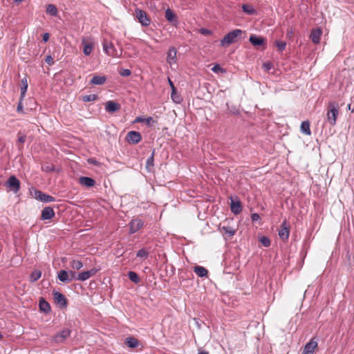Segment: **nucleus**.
I'll list each match as a JSON object with an SVG mask.
<instances>
[{
  "mask_svg": "<svg viewBox=\"0 0 354 354\" xmlns=\"http://www.w3.org/2000/svg\"><path fill=\"white\" fill-rule=\"evenodd\" d=\"M339 115V105L337 102H330L328 104V111L326 114L327 122L331 125L336 124L337 118Z\"/></svg>",
  "mask_w": 354,
  "mask_h": 354,
  "instance_id": "f257e3e1",
  "label": "nucleus"
},
{
  "mask_svg": "<svg viewBox=\"0 0 354 354\" xmlns=\"http://www.w3.org/2000/svg\"><path fill=\"white\" fill-rule=\"evenodd\" d=\"M243 32V31L241 29H234L229 32L221 40V46L225 47L235 43L238 37H241Z\"/></svg>",
  "mask_w": 354,
  "mask_h": 354,
  "instance_id": "f03ea898",
  "label": "nucleus"
},
{
  "mask_svg": "<svg viewBox=\"0 0 354 354\" xmlns=\"http://www.w3.org/2000/svg\"><path fill=\"white\" fill-rule=\"evenodd\" d=\"M4 186L8 191L17 194L20 189V181L15 176H10L5 183Z\"/></svg>",
  "mask_w": 354,
  "mask_h": 354,
  "instance_id": "7ed1b4c3",
  "label": "nucleus"
},
{
  "mask_svg": "<svg viewBox=\"0 0 354 354\" xmlns=\"http://www.w3.org/2000/svg\"><path fill=\"white\" fill-rule=\"evenodd\" d=\"M134 16L143 26H148L151 23V19L147 12L141 9L136 8Z\"/></svg>",
  "mask_w": 354,
  "mask_h": 354,
  "instance_id": "20e7f679",
  "label": "nucleus"
},
{
  "mask_svg": "<svg viewBox=\"0 0 354 354\" xmlns=\"http://www.w3.org/2000/svg\"><path fill=\"white\" fill-rule=\"evenodd\" d=\"M103 50L104 52L111 57H120L118 54L117 50L115 48L113 43L111 41H108V39H104L102 43Z\"/></svg>",
  "mask_w": 354,
  "mask_h": 354,
  "instance_id": "39448f33",
  "label": "nucleus"
},
{
  "mask_svg": "<svg viewBox=\"0 0 354 354\" xmlns=\"http://www.w3.org/2000/svg\"><path fill=\"white\" fill-rule=\"evenodd\" d=\"M125 140L129 144L136 145L141 141L142 136L138 131H130L127 133Z\"/></svg>",
  "mask_w": 354,
  "mask_h": 354,
  "instance_id": "423d86ee",
  "label": "nucleus"
},
{
  "mask_svg": "<svg viewBox=\"0 0 354 354\" xmlns=\"http://www.w3.org/2000/svg\"><path fill=\"white\" fill-rule=\"evenodd\" d=\"M53 299L55 302L59 306V308H66L67 307V299L62 293L57 291H54Z\"/></svg>",
  "mask_w": 354,
  "mask_h": 354,
  "instance_id": "0eeeda50",
  "label": "nucleus"
},
{
  "mask_svg": "<svg viewBox=\"0 0 354 354\" xmlns=\"http://www.w3.org/2000/svg\"><path fill=\"white\" fill-rule=\"evenodd\" d=\"M144 223L141 219L138 218L132 219L129 223V233L134 234L137 232L142 227Z\"/></svg>",
  "mask_w": 354,
  "mask_h": 354,
  "instance_id": "6e6552de",
  "label": "nucleus"
},
{
  "mask_svg": "<svg viewBox=\"0 0 354 354\" xmlns=\"http://www.w3.org/2000/svg\"><path fill=\"white\" fill-rule=\"evenodd\" d=\"M317 341L315 337L312 338L304 347L301 354H313L317 348Z\"/></svg>",
  "mask_w": 354,
  "mask_h": 354,
  "instance_id": "1a4fd4ad",
  "label": "nucleus"
},
{
  "mask_svg": "<svg viewBox=\"0 0 354 354\" xmlns=\"http://www.w3.org/2000/svg\"><path fill=\"white\" fill-rule=\"evenodd\" d=\"M71 333V330L69 328H64L53 337V340L55 343H62L70 336Z\"/></svg>",
  "mask_w": 354,
  "mask_h": 354,
  "instance_id": "9d476101",
  "label": "nucleus"
},
{
  "mask_svg": "<svg viewBox=\"0 0 354 354\" xmlns=\"http://www.w3.org/2000/svg\"><path fill=\"white\" fill-rule=\"evenodd\" d=\"M97 271L98 270L95 268H93L89 270L84 271L82 272L79 273L77 279L82 281H86L90 277L95 275Z\"/></svg>",
  "mask_w": 354,
  "mask_h": 354,
  "instance_id": "9b49d317",
  "label": "nucleus"
},
{
  "mask_svg": "<svg viewBox=\"0 0 354 354\" xmlns=\"http://www.w3.org/2000/svg\"><path fill=\"white\" fill-rule=\"evenodd\" d=\"M55 216V213L53 209L50 206L45 207L41 210V219L43 221L50 220L53 218H54Z\"/></svg>",
  "mask_w": 354,
  "mask_h": 354,
  "instance_id": "f8f14e48",
  "label": "nucleus"
},
{
  "mask_svg": "<svg viewBox=\"0 0 354 354\" xmlns=\"http://www.w3.org/2000/svg\"><path fill=\"white\" fill-rule=\"evenodd\" d=\"M177 50L174 46L169 47L167 53V62L169 65H172L176 62Z\"/></svg>",
  "mask_w": 354,
  "mask_h": 354,
  "instance_id": "ddd939ff",
  "label": "nucleus"
},
{
  "mask_svg": "<svg viewBox=\"0 0 354 354\" xmlns=\"http://www.w3.org/2000/svg\"><path fill=\"white\" fill-rule=\"evenodd\" d=\"M280 227L281 228L279 231V236L280 239L283 241H287L289 238L290 230L289 227L287 226L286 221L282 223Z\"/></svg>",
  "mask_w": 354,
  "mask_h": 354,
  "instance_id": "4468645a",
  "label": "nucleus"
},
{
  "mask_svg": "<svg viewBox=\"0 0 354 354\" xmlns=\"http://www.w3.org/2000/svg\"><path fill=\"white\" fill-rule=\"evenodd\" d=\"M165 17L166 19L173 26H176L178 24L177 15L170 8H167L165 10Z\"/></svg>",
  "mask_w": 354,
  "mask_h": 354,
  "instance_id": "2eb2a0df",
  "label": "nucleus"
},
{
  "mask_svg": "<svg viewBox=\"0 0 354 354\" xmlns=\"http://www.w3.org/2000/svg\"><path fill=\"white\" fill-rule=\"evenodd\" d=\"M231 199V204H230V208L231 211L234 214H239L242 211V205L239 199L234 200L232 197H230Z\"/></svg>",
  "mask_w": 354,
  "mask_h": 354,
  "instance_id": "dca6fc26",
  "label": "nucleus"
},
{
  "mask_svg": "<svg viewBox=\"0 0 354 354\" xmlns=\"http://www.w3.org/2000/svg\"><path fill=\"white\" fill-rule=\"evenodd\" d=\"M249 41L254 46H261L266 44V39L256 35H251Z\"/></svg>",
  "mask_w": 354,
  "mask_h": 354,
  "instance_id": "f3484780",
  "label": "nucleus"
},
{
  "mask_svg": "<svg viewBox=\"0 0 354 354\" xmlns=\"http://www.w3.org/2000/svg\"><path fill=\"white\" fill-rule=\"evenodd\" d=\"M322 35V30L320 28L313 29L310 32V38L314 44H317L320 41Z\"/></svg>",
  "mask_w": 354,
  "mask_h": 354,
  "instance_id": "a211bd4d",
  "label": "nucleus"
},
{
  "mask_svg": "<svg viewBox=\"0 0 354 354\" xmlns=\"http://www.w3.org/2000/svg\"><path fill=\"white\" fill-rule=\"evenodd\" d=\"M120 109V104L114 101H108L105 104V109L109 113H114Z\"/></svg>",
  "mask_w": 354,
  "mask_h": 354,
  "instance_id": "6ab92c4d",
  "label": "nucleus"
},
{
  "mask_svg": "<svg viewBox=\"0 0 354 354\" xmlns=\"http://www.w3.org/2000/svg\"><path fill=\"white\" fill-rule=\"evenodd\" d=\"M79 182L82 185H84L86 187H93L95 184V180L93 178L87 176L80 177Z\"/></svg>",
  "mask_w": 354,
  "mask_h": 354,
  "instance_id": "aec40b11",
  "label": "nucleus"
},
{
  "mask_svg": "<svg viewBox=\"0 0 354 354\" xmlns=\"http://www.w3.org/2000/svg\"><path fill=\"white\" fill-rule=\"evenodd\" d=\"M154 156H155V149H153L151 156L147 159L146 161V169L148 172H152L154 168Z\"/></svg>",
  "mask_w": 354,
  "mask_h": 354,
  "instance_id": "412c9836",
  "label": "nucleus"
},
{
  "mask_svg": "<svg viewBox=\"0 0 354 354\" xmlns=\"http://www.w3.org/2000/svg\"><path fill=\"white\" fill-rule=\"evenodd\" d=\"M39 308L40 311L48 313L51 310L50 306L43 297H41L39 302Z\"/></svg>",
  "mask_w": 354,
  "mask_h": 354,
  "instance_id": "4be33fe9",
  "label": "nucleus"
},
{
  "mask_svg": "<svg viewBox=\"0 0 354 354\" xmlns=\"http://www.w3.org/2000/svg\"><path fill=\"white\" fill-rule=\"evenodd\" d=\"M20 86H21V88H20V90H21V93H20L21 100H23L24 97H25V95H26V93L27 92V89H28V80H27L26 75L24 78L21 79Z\"/></svg>",
  "mask_w": 354,
  "mask_h": 354,
  "instance_id": "5701e85b",
  "label": "nucleus"
},
{
  "mask_svg": "<svg viewBox=\"0 0 354 354\" xmlns=\"http://www.w3.org/2000/svg\"><path fill=\"white\" fill-rule=\"evenodd\" d=\"M82 44L84 46L83 53L86 56L91 55L93 49V44L92 42H88L85 39H83Z\"/></svg>",
  "mask_w": 354,
  "mask_h": 354,
  "instance_id": "b1692460",
  "label": "nucleus"
},
{
  "mask_svg": "<svg viewBox=\"0 0 354 354\" xmlns=\"http://www.w3.org/2000/svg\"><path fill=\"white\" fill-rule=\"evenodd\" d=\"M135 122H144L147 126L149 127L155 123H157V121H156L152 117H148V118L138 117L135 120Z\"/></svg>",
  "mask_w": 354,
  "mask_h": 354,
  "instance_id": "393cba45",
  "label": "nucleus"
},
{
  "mask_svg": "<svg viewBox=\"0 0 354 354\" xmlns=\"http://www.w3.org/2000/svg\"><path fill=\"white\" fill-rule=\"evenodd\" d=\"M194 272L199 277H205L207 276L208 270L201 266H196L194 268Z\"/></svg>",
  "mask_w": 354,
  "mask_h": 354,
  "instance_id": "a878e982",
  "label": "nucleus"
},
{
  "mask_svg": "<svg viewBox=\"0 0 354 354\" xmlns=\"http://www.w3.org/2000/svg\"><path fill=\"white\" fill-rule=\"evenodd\" d=\"M300 131L301 133L307 136L311 135V131L310 129V122L308 120L303 121L300 126Z\"/></svg>",
  "mask_w": 354,
  "mask_h": 354,
  "instance_id": "bb28decb",
  "label": "nucleus"
},
{
  "mask_svg": "<svg viewBox=\"0 0 354 354\" xmlns=\"http://www.w3.org/2000/svg\"><path fill=\"white\" fill-rule=\"evenodd\" d=\"M105 76L95 75L91 80L90 83L94 85H102L106 82Z\"/></svg>",
  "mask_w": 354,
  "mask_h": 354,
  "instance_id": "cd10ccee",
  "label": "nucleus"
},
{
  "mask_svg": "<svg viewBox=\"0 0 354 354\" xmlns=\"http://www.w3.org/2000/svg\"><path fill=\"white\" fill-rule=\"evenodd\" d=\"M125 344L127 345L128 347L134 348L138 346L139 342L136 338L133 337H129L126 338Z\"/></svg>",
  "mask_w": 354,
  "mask_h": 354,
  "instance_id": "c85d7f7f",
  "label": "nucleus"
},
{
  "mask_svg": "<svg viewBox=\"0 0 354 354\" xmlns=\"http://www.w3.org/2000/svg\"><path fill=\"white\" fill-rule=\"evenodd\" d=\"M58 279L64 283H69V278L68 276V272L65 270H61L57 274Z\"/></svg>",
  "mask_w": 354,
  "mask_h": 354,
  "instance_id": "c756f323",
  "label": "nucleus"
},
{
  "mask_svg": "<svg viewBox=\"0 0 354 354\" xmlns=\"http://www.w3.org/2000/svg\"><path fill=\"white\" fill-rule=\"evenodd\" d=\"M221 232L229 238L233 236L236 233V230L230 226H223Z\"/></svg>",
  "mask_w": 354,
  "mask_h": 354,
  "instance_id": "7c9ffc66",
  "label": "nucleus"
},
{
  "mask_svg": "<svg viewBox=\"0 0 354 354\" xmlns=\"http://www.w3.org/2000/svg\"><path fill=\"white\" fill-rule=\"evenodd\" d=\"M127 276L129 277V279L133 283H139L140 281V277L138 276V274L136 272H133V271H129L127 273Z\"/></svg>",
  "mask_w": 354,
  "mask_h": 354,
  "instance_id": "2f4dec72",
  "label": "nucleus"
},
{
  "mask_svg": "<svg viewBox=\"0 0 354 354\" xmlns=\"http://www.w3.org/2000/svg\"><path fill=\"white\" fill-rule=\"evenodd\" d=\"M41 276V272L39 270H35L32 272L30 276V281L31 282L37 281Z\"/></svg>",
  "mask_w": 354,
  "mask_h": 354,
  "instance_id": "473e14b6",
  "label": "nucleus"
},
{
  "mask_svg": "<svg viewBox=\"0 0 354 354\" xmlns=\"http://www.w3.org/2000/svg\"><path fill=\"white\" fill-rule=\"evenodd\" d=\"M241 8L242 10L248 15H254L256 13L255 9L250 5L243 4Z\"/></svg>",
  "mask_w": 354,
  "mask_h": 354,
  "instance_id": "72a5a7b5",
  "label": "nucleus"
},
{
  "mask_svg": "<svg viewBox=\"0 0 354 354\" xmlns=\"http://www.w3.org/2000/svg\"><path fill=\"white\" fill-rule=\"evenodd\" d=\"M46 13L55 17L57 15V8L53 4H48L46 7Z\"/></svg>",
  "mask_w": 354,
  "mask_h": 354,
  "instance_id": "f704fd0d",
  "label": "nucleus"
},
{
  "mask_svg": "<svg viewBox=\"0 0 354 354\" xmlns=\"http://www.w3.org/2000/svg\"><path fill=\"white\" fill-rule=\"evenodd\" d=\"M30 193L34 196L35 198L39 201H41L43 195L44 194L41 190L37 189H34L32 191L30 192Z\"/></svg>",
  "mask_w": 354,
  "mask_h": 354,
  "instance_id": "c9c22d12",
  "label": "nucleus"
},
{
  "mask_svg": "<svg viewBox=\"0 0 354 354\" xmlns=\"http://www.w3.org/2000/svg\"><path fill=\"white\" fill-rule=\"evenodd\" d=\"M97 99V95L96 94H90L82 97V100L84 102H93L95 101Z\"/></svg>",
  "mask_w": 354,
  "mask_h": 354,
  "instance_id": "e433bc0d",
  "label": "nucleus"
},
{
  "mask_svg": "<svg viewBox=\"0 0 354 354\" xmlns=\"http://www.w3.org/2000/svg\"><path fill=\"white\" fill-rule=\"evenodd\" d=\"M171 98L174 102L178 104L180 103L183 100L182 97L178 95L176 88H175L174 92H173V90H171Z\"/></svg>",
  "mask_w": 354,
  "mask_h": 354,
  "instance_id": "4c0bfd02",
  "label": "nucleus"
},
{
  "mask_svg": "<svg viewBox=\"0 0 354 354\" xmlns=\"http://www.w3.org/2000/svg\"><path fill=\"white\" fill-rule=\"evenodd\" d=\"M148 256H149V252L147 251L144 248L139 250L136 253L137 257H139V258H141L143 259H146L148 257Z\"/></svg>",
  "mask_w": 354,
  "mask_h": 354,
  "instance_id": "58836bf2",
  "label": "nucleus"
},
{
  "mask_svg": "<svg viewBox=\"0 0 354 354\" xmlns=\"http://www.w3.org/2000/svg\"><path fill=\"white\" fill-rule=\"evenodd\" d=\"M70 266L73 269L80 270L83 267V263L79 260H73Z\"/></svg>",
  "mask_w": 354,
  "mask_h": 354,
  "instance_id": "ea45409f",
  "label": "nucleus"
},
{
  "mask_svg": "<svg viewBox=\"0 0 354 354\" xmlns=\"http://www.w3.org/2000/svg\"><path fill=\"white\" fill-rule=\"evenodd\" d=\"M275 44L278 48V50L280 52L283 51L286 46V42L281 40H277L275 41Z\"/></svg>",
  "mask_w": 354,
  "mask_h": 354,
  "instance_id": "a19ab883",
  "label": "nucleus"
},
{
  "mask_svg": "<svg viewBox=\"0 0 354 354\" xmlns=\"http://www.w3.org/2000/svg\"><path fill=\"white\" fill-rule=\"evenodd\" d=\"M41 169L43 171L46 173L53 172L55 171V166L51 164H46L41 167Z\"/></svg>",
  "mask_w": 354,
  "mask_h": 354,
  "instance_id": "79ce46f5",
  "label": "nucleus"
},
{
  "mask_svg": "<svg viewBox=\"0 0 354 354\" xmlns=\"http://www.w3.org/2000/svg\"><path fill=\"white\" fill-rule=\"evenodd\" d=\"M56 200L55 198L52 196H50L48 194H44L43 195V197H42V200H41V202L43 203H51V202H55Z\"/></svg>",
  "mask_w": 354,
  "mask_h": 354,
  "instance_id": "37998d69",
  "label": "nucleus"
},
{
  "mask_svg": "<svg viewBox=\"0 0 354 354\" xmlns=\"http://www.w3.org/2000/svg\"><path fill=\"white\" fill-rule=\"evenodd\" d=\"M259 241L264 247H269L270 245V240L267 236H261L259 239Z\"/></svg>",
  "mask_w": 354,
  "mask_h": 354,
  "instance_id": "c03bdc74",
  "label": "nucleus"
},
{
  "mask_svg": "<svg viewBox=\"0 0 354 354\" xmlns=\"http://www.w3.org/2000/svg\"><path fill=\"white\" fill-rule=\"evenodd\" d=\"M17 136H18V142L19 144L23 145L26 140V136L24 134H21V131L18 132Z\"/></svg>",
  "mask_w": 354,
  "mask_h": 354,
  "instance_id": "a18cd8bd",
  "label": "nucleus"
},
{
  "mask_svg": "<svg viewBox=\"0 0 354 354\" xmlns=\"http://www.w3.org/2000/svg\"><path fill=\"white\" fill-rule=\"evenodd\" d=\"M68 276L69 278V282H71L73 280H77V275L75 271L70 270L69 272H68Z\"/></svg>",
  "mask_w": 354,
  "mask_h": 354,
  "instance_id": "49530a36",
  "label": "nucleus"
},
{
  "mask_svg": "<svg viewBox=\"0 0 354 354\" xmlns=\"http://www.w3.org/2000/svg\"><path fill=\"white\" fill-rule=\"evenodd\" d=\"M131 71L129 69L125 68L120 71V75L122 77H128L131 75Z\"/></svg>",
  "mask_w": 354,
  "mask_h": 354,
  "instance_id": "de8ad7c7",
  "label": "nucleus"
},
{
  "mask_svg": "<svg viewBox=\"0 0 354 354\" xmlns=\"http://www.w3.org/2000/svg\"><path fill=\"white\" fill-rule=\"evenodd\" d=\"M212 71L214 73H218V72H224V69L223 68H221V66L219 65V64H216L214 65L212 68Z\"/></svg>",
  "mask_w": 354,
  "mask_h": 354,
  "instance_id": "09e8293b",
  "label": "nucleus"
},
{
  "mask_svg": "<svg viewBox=\"0 0 354 354\" xmlns=\"http://www.w3.org/2000/svg\"><path fill=\"white\" fill-rule=\"evenodd\" d=\"M199 32L203 35H209L212 33V30L204 28H201Z\"/></svg>",
  "mask_w": 354,
  "mask_h": 354,
  "instance_id": "8fccbe9b",
  "label": "nucleus"
},
{
  "mask_svg": "<svg viewBox=\"0 0 354 354\" xmlns=\"http://www.w3.org/2000/svg\"><path fill=\"white\" fill-rule=\"evenodd\" d=\"M45 62L46 64H48L49 66H52L54 64V61L51 55H48L45 58Z\"/></svg>",
  "mask_w": 354,
  "mask_h": 354,
  "instance_id": "3c124183",
  "label": "nucleus"
},
{
  "mask_svg": "<svg viewBox=\"0 0 354 354\" xmlns=\"http://www.w3.org/2000/svg\"><path fill=\"white\" fill-rule=\"evenodd\" d=\"M272 66L273 65L271 62H266L263 64V67L266 71H270Z\"/></svg>",
  "mask_w": 354,
  "mask_h": 354,
  "instance_id": "603ef678",
  "label": "nucleus"
},
{
  "mask_svg": "<svg viewBox=\"0 0 354 354\" xmlns=\"http://www.w3.org/2000/svg\"><path fill=\"white\" fill-rule=\"evenodd\" d=\"M251 219L253 222H255L259 221L261 217L257 213H254L251 215Z\"/></svg>",
  "mask_w": 354,
  "mask_h": 354,
  "instance_id": "864d4df0",
  "label": "nucleus"
},
{
  "mask_svg": "<svg viewBox=\"0 0 354 354\" xmlns=\"http://www.w3.org/2000/svg\"><path fill=\"white\" fill-rule=\"evenodd\" d=\"M17 111L19 113H23V104H22V100H21L17 105Z\"/></svg>",
  "mask_w": 354,
  "mask_h": 354,
  "instance_id": "5fc2aeb1",
  "label": "nucleus"
},
{
  "mask_svg": "<svg viewBox=\"0 0 354 354\" xmlns=\"http://www.w3.org/2000/svg\"><path fill=\"white\" fill-rule=\"evenodd\" d=\"M50 35L48 32H46L43 35L42 39L44 42H47L49 39Z\"/></svg>",
  "mask_w": 354,
  "mask_h": 354,
  "instance_id": "6e6d98bb",
  "label": "nucleus"
},
{
  "mask_svg": "<svg viewBox=\"0 0 354 354\" xmlns=\"http://www.w3.org/2000/svg\"><path fill=\"white\" fill-rule=\"evenodd\" d=\"M168 80H169V84L171 90H173V92H174L176 87H175L173 82L169 78L168 79Z\"/></svg>",
  "mask_w": 354,
  "mask_h": 354,
  "instance_id": "4d7b16f0",
  "label": "nucleus"
},
{
  "mask_svg": "<svg viewBox=\"0 0 354 354\" xmlns=\"http://www.w3.org/2000/svg\"><path fill=\"white\" fill-rule=\"evenodd\" d=\"M198 354H209V352L205 351V350H199Z\"/></svg>",
  "mask_w": 354,
  "mask_h": 354,
  "instance_id": "13d9d810",
  "label": "nucleus"
},
{
  "mask_svg": "<svg viewBox=\"0 0 354 354\" xmlns=\"http://www.w3.org/2000/svg\"><path fill=\"white\" fill-rule=\"evenodd\" d=\"M24 0H14L15 3H16L17 4L21 3V1H23Z\"/></svg>",
  "mask_w": 354,
  "mask_h": 354,
  "instance_id": "bf43d9fd",
  "label": "nucleus"
},
{
  "mask_svg": "<svg viewBox=\"0 0 354 354\" xmlns=\"http://www.w3.org/2000/svg\"><path fill=\"white\" fill-rule=\"evenodd\" d=\"M22 148H23V146H21H21H19V145L18 146V149H21Z\"/></svg>",
  "mask_w": 354,
  "mask_h": 354,
  "instance_id": "052dcab7",
  "label": "nucleus"
},
{
  "mask_svg": "<svg viewBox=\"0 0 354 354\" xmlns=\"http://www.w3.org/2000/svg\"><path fill=\"white\" fill-rule=\"evenodd\" d=\"M3 337L1 333L0 332V339Z\"/></svg>",
  "mask_w": 354,
  "mask_h": 354,
  "instance_id": "680f3d73",
  "label": "nucleus"
},
{
  "mask_svg": "<svg viewBox=\"0 0 354 354\" xmlns=\"http://www.w3.org/2000/svg\"><path fill=\"white\" fill-rule=\"evenodd\" d=\"M348 109H351V104H350L348 105Z\"/></svg>",
  "mask_w": 354,
  "mask_h": 354,
  "instance_id": "e2e57ef3",
  "label": "nucleus"
}]
</instances>
